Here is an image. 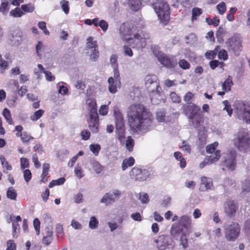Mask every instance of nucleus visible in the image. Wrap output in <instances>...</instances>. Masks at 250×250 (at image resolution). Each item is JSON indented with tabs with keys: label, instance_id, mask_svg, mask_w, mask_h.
<instances>
[{
	"label": "nucleus",
	"instance_id": "obj_1",
	"mask_svg": "<svg viewBox=\"0 0 250 250\" xmlns=\"http://www.w3.org/2000/svg\"><path fill=\"white\" fill-rule=\"evenodd\" d=\"M128 123L133 130L145 133L152 128L151 114L140 104H133L127 111Z\"/></svg>",
	"mask_w": 250,
	"mask_h": 250
},
{
	"label": "nucleus",
	"instance_id": "obj_2",
	"mask_svg": "<svg viewBox=\"0 0 250 250\" xmlns=\"http://www.w3.org/2000/svg\"><path fill=\"white\" fill-rule=\"evenodd\" d=\"M145 86L151 93V101L153 104H158L160 101L161 88L157 76L154 74L147 75L145 78Z\"/></svg>",
	"mask_w": 250,
	"mask_h": 250
},
{
	"label": "nucleus",
	"instance_id": "obj_3",
	"mask_svg": "<svg viewBox=\"0 0 250 250\" xmlns=\"http://www.w3.org/2000/svg\"><path fill=\"white\" fill-rule=\"evenodd\" d=\"M152 5L160 22L164 25H166L170 19L169 7L168 4L164 0H158Z\"/></svg>",
	"mask_w": 250,
	"mask_h": 250
},
{
	"label": "nucleus",
	"instance_id": "obj_4",
	"mask_svg": "<svg viewBox=\"0 0 250 250\" xmlns=\"http://www.w3.org/2000/svg\"><path fill=\"white\" fill-rule=\"evenodd\" d=\"M234 113L239 120L250 124V104L240 101L236 102Z\"/></svg>",
	"mask_w": 250,
	"mask_h": 250
},
{
	"label": "nucleus",
	"instance_id": "obj_5",
	"mask_svg": "<svg viewBox=\"0 0 250 250\" xmlns=\"http://www.w3.org/2000/svg\"><path fill=\"white\" fill-rule=\"evenodd\" d=\"M234 146L241 151H246L250 146V137L245 130H240L233 140Z\"/></svg>",
	"mask_w": 250,
	"mask_h": 250
},
{
	"label": "nucleus",
	"instance_id": "obj_6",
	"mask_svg": "<svg viewBox=\"0 0 250 250\" xmlns=\"http://www.w3.org/2000/svg\"><path fill=\"white\" fill-rule=\"evenodd\" d=\"M229 51L235 55H238L242 50V39L239 34H234L229 38L226 42Z\"/></svg>",
	"mask_w": 250,
	"mask_h": 250
},
{
	"label": "nucleus",
	"instance_id": "obj_7",
	"mask_svg": "<svg viewBox=\"0 0 250 250\" xmlns=\"http://www.w3.org/2000/svg\"><path fill=\"white\" fill-rule=\"evenodd\" d=\"M116 134L121 143L124 142L125 129L123 117L120 114L116 115Z\"/></svg>",
	"mask_w": 250,
	"mask_h": 250
},
{
	"label": "nucleus",
	"instance_id": "obj_8",
	"mask_svg": "<svg viewBox=\"0 0 250 250\" xmlns=\"http://www.w3.org/2000/svg\"><path fill=\"white\" fill-rule=\"evenodd\" d=\"M148 39V37L147 35H146V37L145 35H144V37H142L136 31L133 34L132 39L128 40L127 42L133 48H142L146 45V40Z\"/></svg>",
	"mask_w": 250,
	"mask_h": 250
},
{
	"label": "nucleus",
	"instance_id": "obj_9",
	"mask_svg": "<svg viewBox=\"0 0 250 250\" xmlns=\"http://www.w3.org/2000/svg\"><path fill=\"white\" fill-rule=\"evenodd\" d=\"M130 175L136 181H145L150 177L151 173L148 170L134 167L130 172Z\"/></svg>",
	"mask_w": 250,
	"mask_h": 250
},
{
	"label": "nucleus",
	"instance_id": "obj_10",
	"mask_svg": "<svg viewBox=\"0 0 250 250\" xmlns=\"http://www.w3.org/2000/svg\"><path fill=\"white\" fill-rule=\"evenodd\" d=\"M240 228L238 224L233 223L226 229L225 237L229 241H235L238 237Z\"/></svg>",
	"mask_w": 250,
	"mask_h": 250
},
{
	"label": "nucleus",
	"instance_id": "obj_11",
	"mask_svg": "<svg viewBox=\"0 0 250 250\" xmlns=\"http://www.w3.org/2000/svg\"><path fill=\"white\" fill-rule=\"evenodd\" d=\"M236 156V151L234 149L230 150L224 156L223 164L230 171H233L235 168Z\"/></svg>",
	"mask_w": 250,
	"mask_h": 250
},
{
	"label": "nucleus",
	"instance_id": "obj_12",
	"mask_svg": "<svg viewBox=\"0 0 250 250\" xmlns=\"http://www.w3.org/2000/svg\"><path fill=\"white\" fill-rule=\"evenodd\" d=\"M171 241V238L166 235H159L157 239L154 240L158 250H166L170 248H172Z\"/></svg>",
	"mask_w": 250,
	"mask_h": 250
},
{
	"label": "nucleus",
	"instance_id": "obj_13",
	"mask_svg": "<svg viewBox=\"0 0 250 250\" xmlns=\"http://www.w3.org/2000/svg\"><path fill=\"white\" fill-rule=\"evenodd\" d=\"M108 89L110 93L115 94L117 92L118 88L121 87L120 75L119 72L114 73L113 77L108 79Z\"/></svg>",
	"mask_w": 250,
	"mask_h": 250
},
{
	"label": "nucleus",
	"instance_id": "obj_14",
	"mask_svg": "<svg viewBox=\"0 0 250 250\" xmlns=\"http://www.w3.org/2000/svg\"><path fill=\"white\" fill-rule=\"evenodd\" d=\"M153 54L157 57L158 61L164 66L168 68H173L176 62L171 60L167 55L161 51L153 50Z\"/></svg>",
	"mask_w": 250,
	"mask_h": 250
},
{
	"label": "nucleus",
	"instance_id": "obj_15",
	"mask_svg": "<svg viewBox=\"0 0 250 250\" xmlns=\"http://www.w3.org/2000/svg\"><path fill=\"white\" fill-rule=\"evenodd\" d=\"M121 195V191L118 189H114L112 192L106 193L100 200V202L109 205L115 202L116 198H119Z\"/></svg>",
	"mask_w": 250,
	"mask_h": 250
},
{
	"label": "nucleus",
	"instance_id": "obj_16",
	"mask_svg": "<svg viewBox=\"0 0 250 250\" xmlns=\"http://www.w3.org/2000/svg\"><path fill=\"white\" fill-rule=\"evenodd\" d=\"M86 47L91 50L90 59L92 61H95L99 56L98 45L96 41L93 40V38L89 37L87 39Z\"/></svg>",
	"mask_w": 250,
	"mask_h": 250
},
{
	"label": "nucleus",
	"instance_id": "obj_17",
	"mask_svg": "<svg viewBox=\"0 0 250 250\" xmlns=\"http://www.w3.org/2000/svg\"><path fill=\"white\" fill-rule=\"evenodd\" d=\"M136 31V29L130 26L128 23H123L120 28V34L121 38L127 41L132 39L133 34Z\"/></svg>",
	"mask_w": 250,
	"mask_h": 250
},
{
	"label": "nucleus",
	"instance_id": "obj_18",
	"mask_svg": "<svg viewBox=\"0 0 250 250\" xmlns=\"http://www.w3.org/2000/svg\"><path fill=\"white\" fill-rule=\"evenodd\" d=\"M87 122L88 127L93 133L98 132L99 127L98 115H89Z\"/></svg>",
	"mask_w": 250,
	"mask_h": 250
},
{
	"label": "nucleus",
	"instance_id": "obj_19",
	"mask_svg": "<svg viewBox=\"0 0 250 250\" xmlns=\"http://www.w3.org/2000/svg\"><path fill=\"white\" fill-rule=\"evenodd\" d=\"M237 209V207L233 201H227L224 205V210L226 214L229 216H233L235 214Z\"/></svg>",
	"mask_w": 250,
	"mask_h": 250
},
{
	"label": "nucleus",
	"instance_id": "obj_20",
	"mask_svg": "<svg viewBox=\"0 0 250 250\" xmlns=\"http://www.w3.org/2000/svg\"><path fill=\"white\" fill-rule=\"evenodd\" d=\"M178 225L182 229H189L191 225V217L187 215L182 216L179 219Z\"/></svg>",
	"mask_w": 250,
	"mask_h": 250
},
{
	"label": "nucleus",
	"instance_id": "obj_21",
	"mask_svg": "<svg viewBox=\"0 0 250 250\" xmlns=\"http://www.w3.org/2000/svg\"><path fill=\"white\" fill-rule=\"evenodd\" d=\"M241 194L245 195L250 192V179L246 178L241 181Z\"/></svg>",
	"mask_w": 250,
	"mask_h": 250
},
{
	"label": "nucleus",
	"instance_id": "obj_22",
	"mask_svg": "<svg viewBox=\"0 0 250 250\" xmlns=\"http://www.w3.org/2000/svg\"><path fill=\"white\" fill-rule=\"evenodd\" d=\"M129 8L133 11H137L142 7L141 0H126Z\"/></svg>",
	"mask_w": 250,
	"mask_h": 250
},
{
	"label": "nucleus",
	"instance_id": "obj_23",
	"mask_svg": "<svg viewBox=\"0 0 250 250\" xmlns=\"http://www.w3.org/2000/svg\"><path fill=\"white\" fill-rule=\"evenodd\" d=\"M87 103L89 115H98L96 101L94 100L89 99L87 101Z\"/></svg>",
	"mask_w": 250,
	"mask_h": 250
},
{
	"label": "nucleus",
	"instance_id": "obj_24",
	"mask_svg": "<svg viewBox=\"0 0 250 250\" xmlns=\"http://www.w3.org/2000/svg\"><path fill=\"white\" fill-rule=\"evenodd\" d=\"M201 184L204 186L206 190L213 189V182L211 178L203 176L201 178Z\"/></svg>",
	"mask_w": 250,
	"mask_h": 250
},
{
	"label": "nucleus",
	"instance_id": "obj_25",
	"mask_svg": "<svg viewBox=\"0 0 250 250\" xmlns=\"http://www.w3.org/2000/svg\"><path fill=\"white\" fill-rule=\"evenodd\" d=\"M187 110L189 112V119L201 112L200 107L195 104L188 106Z\"/></svg>",
	"mask_w": 250,
	"mask_h": 250
},
{
	"label": "nucleus",
	"instance_id": "obj_26",
	"mask_svg": "<svg viewBox=\"0 0 250 250\" xmlns=\"http://www.w3.org/2000/svg\"><path fill=\"white\" fill-rule=\"evenodd\" d=\"M10 221H8V223H10V222H12V229H20V226L18 224L19 222L21 221V218L20 216H17L16 217L15 215L13 214H11L10 215Z\"/></svg>",
	"mask_w": 250,
	"mask_h": 250
},
{
	"label": "nucleus",
	"instance_id": "obj_27",
	"mask_svg": "<svg viewBox=\"0 0 250 250\" xmlns=\"http://www.w3.org/2000/svg\"><path fill=\"white\" fill-rule=\"evenodd\" d=\"M9 39L12 45H18L21 41V33L18 32L15 35L12 34L9 37Z\"/></svg>",
	"mask_w": 250,
	"mask_h": 250
},
{
	"label": "nucleus",
	"instance_id": "obj_28",
	"mask_svg": "<svg viewBox=\"0 0 250 250\" xmlns=\"http://www.w3.org/2000/svg\"><path fill=\"white\" fill-rule=\"evenodd\" d=\"M202 119L203 115L200 112V113L197 114V115L190 118L189 121L192 123L193 125H194L195 127H198L200 126Z\"/></svg>",
	"mask_w": 250,
	"mask_h": 250
},
{
	"label": "nucleus",
	"instance_id": "obj_29",
	"mask_svg": "<svg viewBox=\"0 0 250 250\" xmlns=\"http://www.w3.org/2000/svg\"><path fill=\"white\" fill-rule=\"evenodd\" d=\"M209 156H207V158L210 164L217 161L220 157V151L216 150L215 152L210 153Z\"/></svg>",
	"mask_w": 250,
	"mask_h": 250
},
{
	"label": "nucleus",
	"instance_id": "obj_30",
	"mask_svg": "<svg viewBox=\"0 0 250 250\" xmlns=\"http://www.w3.org/2000/svg\"><path fill=\"white\" fill-rule=\"evenodd\" d=\"M233 84L232 79L230 76L226 79L225 82L222 83V90L226 92H229L231 89V87Z\"/></svg>",
	"mask_w": 250,
	"mask_h": 250
},
{
	"label": "nucleus",
	"instance_id": "obj_31",
	"mask_svg": "<svg viewBox=\"0 0 250 250\" xmlns=\"http://www.w3.org/2000/svg\"><path fill=\"white\" fill-rule=\"evenodd\" d=\"M0 160L4 168L3 172L4 173H7L8 171L12 170V166L9 165L8 162L6 160V159L3 155L0 156Z\"/></svg>",
	"mask_w": 250,
	"mask_h": 250
},
{
	"label": "nucleus",
	"instance_id": "obj_32",
	"mask_svg": "<svg viewBox=\"0 0 250 250\" xmlns=\"http://www.w3.org/2000/svg\"><path fill=\"white\" fill-rule=\"evenodd\" d=\"M118 56L116 55H111L110 59V63L113 69L114 73L116 72H119L118 70V63L117 62Z\"/></svg>",
	"mask_w": 250,
	"mask_h": 250
},
{
	"label": "nucleus",
	"instance_id": "obj_33",
	"mask_svg": "<svg viewBox=\"0 0 250 250\" xmlns=\"http://www.w3.org/2000/svg\"><path fill=\"white\" fill-rule=\"evenodd\" d=\"M135 160L132 157L124 159L122 164V169L125 170L128 167L133 166Z\"/></svg>",
	"mask_w": 250,
	"mask_h": 250
},
{
	"label": "nucleus",
	"instance_id": "obj_34",
	"mask_svg": "<svg viewBox=\"0 0 250 250\" xmlns=\"http://www.w3.org/2000/svg\"><path fill=\"white\" fill-rule=\"evenodd\" d=\"M174 157L176 159L180 162V166L181 168L185 167L186 166V161L185 159L183 158L182 153L181 152L178 151L174 152Z\"/></svg>",
	"mask_w": 250,
	"mask_h": 250
},
{
	"label": "nucleus",
	"instance_id": "obj_35",
	"mask_svg": "<svg viewBox=\"0 0 250 250\" xmlns=\"http://www.w3.org/2000/svg\"><path fill=\"white\" fill-rule=\"evenodd\" d=\"M180 246H182L180 248L181 250H184L188 247V241L186 234L182 233L180 239Z\"/></svg>",
	"mask_w": 250,
	"mask_h": 250
},
{
	"label": "nucleus",
	"instance_id": "obj_36",
	"mask_svg": "<svg viewBox=\"0 0 250 250\" xmlns=\"http://www.w3.org/2000/svg\"><path fill=\"white\" fill-rule=\"evenodd\" d=\"M9 9V7L8 1L7 0H2L0 5V12L5 15L7 14Z\"/></svg>",
	"mask_w": 250,
	"mask_h": 250
},
{
	"label": "nucleus",
	"instance_id": "obj_37",
	"mask_svg": "<svg viewBox=\"0 0 250 250\" xmlns=\"http://www.w3.org/2000/svg\"><path fill=\"white\" fill-rule=\"evenodd\" d=\"M24 12L19 7L11 10L10 15L14 18H20L24 15Z\"/></svg>",
	"mask_w": 250,
	"mask_h": 250
},
{
	"label": "nucleus",
	"instance_id": "obj_38",
	"mask_svg": "<svg viewBox=\"0 0 250 250\" xmlns=\"http://www.w3.org/2000/svg\"><path fill=\"white\" fill-rule=\"evenodd\" d=\"M2 115L4 117L6 122L9 125H12L13 124V121L11 118V114L10 111L7 108H5L3 109V110L2 111Z\"/></svg>",
	"mask_w": 250,
	"mask_h": 250
},
{
	"label": "nucleus",
	"instance_id": "obj_39",
	"mask_svg": "<svg viewBox=\"0 0 250 250\" xmlns=\"http://www.w3.org/2000/svg\"><path fill=\"white\" fill-rule=\"evenodd\" d=\"M91 164L93 170L97 174L101 173L103 167L98 162L93 160L91 161Z\"/></svg>",
	"mask_w": 250,
	"mask_h": 250
},
{
	"label": "nucleus",
	"instance_id": "obj_40",
	"mask_svg": "<svg viewBox=\"0 0 250 250\" xmlns=\"http://www.w3.org/2000/svg\"><path fill=\"white\" fill-rule=\"evenodd\" d=\"M44 113V110L42 109H39L35 111L33 115L30 116V119L32 121H37L38 119L41 118Z\"/></svg>",
	"mask_w": 250,
	"mask_h": 250
},
{
	"label": "nucleus",
	"instance_id": "obj_41",
	"mask_svg": "<svg viewBox=\"0 0 250 250\" xmlns=\"http://www.w3.org/2000/svg\"><path fill=\"white\" fill-rule=\"evenodd\" d=\"M134 145V140L130 137L128 136L125 141V147L129 151H132Z\"/></svg>",
	"mask_w": 250,
	"mask_h": 250
},
{
	"label": "nucleus",
	"instance_id": "obj_42",
	"mask_svg": "<svg viewBox=\"0 0 250 250\" xmlns=\"http://www.w3.org/2000/svg\"><path fill=\"white\" fill-rule=\"evenodd\" d=\"M99 225V221L95 216H92L90 218L88 226L89 228L95 229L97 228Z\"/></svg>",
	"mask_w": 250,
	"mask_h": 250
},
{
	"label": "nucleus",
	"instance_id": "obj_43",
	"mask_svg": "<svg viewBox=\"0 0 250 250\" xmlns=\"http://www.w3.org/2000/svg\"><path fill=\"white\" fill-rule=\"evenodd\" d=\"M7 197L12 200H16L17 192L13 187L9 188L7 191Z\"/></svg>",
	"mask_w": 250,
	"mask_h": 250
},
{
	"label": "nucleus",
	"instance_id": "obj_44",
	"mask_svg": "<svg viewBox=\"0 0 250 250\" xmlns=\"http://www.w3.org/2000/svg\"><path fill=\"white\" fill-rule=\"evenodd\" d=\"M34 6L31 3L22 5L21 10L24 12L32 13L34 10Z\"/></svg>",
	"mask_w": 250,
	"mask_h": 250
},
{
	"label": "nucleus",
	"instance_id": "obj_45",
	"mask_svg": "<svg viewBox=\"0 0 250 250\" xmlns=\"http://www.w3.org/2000/svg\"><path fill=\"white\" fill-rule=\"evenodd\" d=\"M206 21L209 25H213L215 26H217L219 24L220 20L218 17H215L213 19L210 18H206Z\"/></svg>",
	"mask_w": 250,
	"mask_h": 250
},
{
	"label": "nucleus",
	"instance_id": "obj_46",
	"mask_svg": "<svg viewBox=\"0 0 250 250\" xmlns=\"http://www.w3.org/2000/svg\"><path fill=\"white\" fill-rule=\"evenodd\" d=\"M61 8L65 14H68L69 11V2L66 0H62L60 1Z\"/></svg>",
	"mask_w": 250,
	"mask_h": 250
},
{
	"label": "nucleus",
	"instance_id": "obj_47",
	"mask_svg": "<svg viewBox=\"0 0 250 250\" xmlns=\"http://www.w3.org/2000/svg\"><path fill=\"white\" fill-rule=\"evenodd\" d=\"M166 113L163 110H160L156 112V119L159 122H163L165 121Z\"/></svg>",
	"mask_w": 250,
	"mask_h": 250
},
{
	"label": "nucleus",
	"instance_id": "obj_48",
	"mask_svg": "<svg viewBox=\"0 0 250 250\" xmlns=\"http://www.w3.org/2000/svg\"><path fill=\"white\" fill-rule=\"evenodd\" d=\"M216 9L220 15H223L226 11V5L224 2H221L216 6Z\"/></svg>",
	"mask_w": 250,
	"mask_h": 250
},
{
	"label": "nucleus",
	"instance_id": "obj_49",
	"mask_svg": "<svg viewBox=\"0 0 250 250\" xmlns=\"http://www.w3.org/2000/svg\"><path fill=\"white\" fill-rule=\"evenodd\" d=\"M90 150L96 155H98L101 149V146L99 144H91L89 146Z\"/></svg>",
	"mask_w": 250,
	"mask_h": 250
},
{
	"label": "nucleus",
	"instance_id": "obj_50",
	"mask_svg": "<svg viewBox=\"0 0 250 250\" xmlns=\"http://www.w3.org/2000/svg\"><path fill=\"white\" fill-rule=\"evenodd\" d=\"M139 199L143 204H147L149 201L148 194L145 192L139 194Z\"/></svg>",
	"mask_w": 250,
	"mask_h": 250
},
{
	"label": "nucleus",
	"instance_id": "obj_51",
	"mask_svg": "<svg viewBox=\"0 0 250 250\" xmlns=\"http://www.w3.org/2000/svg\"><path fill=\"white\" fill-rule=\"evenodd\" d=\"M179 66L183 69L186 70L190 68V63L185 59H181L178 62Z\"/></svg>",
	"mask_w": 250,
	"mask_h": 250
},
{
	"label": "nucleus",
	"instance_id": "obj_52",
	"mask_svg": "<svg viewBox=\"0 0 250 250\" xmlns=\"http://www.w3.org/2000/svg\"><path fill=\"white\" fill-rule=\"evenodd\" d=\"M218 145V142H214L213 143L208 145L206 147V151L208 153L215 152L216 150V147Z\"/></svg>",
	"mask_w": 250,
	"mask_h": 250
},
{
	"label": "nucleus",
	"instance_id": "obj_53",
	"mask_svg": "<svg viewBox=\"0 0 250 250\" xmlns=\"http://www.w3.org/2000/svg\"><path fill=\"white\" fill-rule=\"evenodd\" d=\"M187 43L192 44L197 41V37L195 34L190 33L186 37Z\"/></svg>",
	"mask_w": 250,
	"mask_h": 250
},
{
	"label": "nucleus",
	"instance_id": "obj_54",
	"mask_svg": "<svg viewBox=\"0 0 250 250\" xmlns=\"http://www.w3.org/2000/svg\"><path fill=\"white\" fill-rule=\"evenodd\" d=\"M107 225L109 228L111 232L114 231L117 229H122V226L118 225V224L117 222H108L107 223Z\"/></svg>",
	"mask_w": 250,
	"mask_h": 250
},
{
	"label": "nucleus",
	"instance_id": "obj_55",
	"mask_svg": "<svg viewBox=\"0 0 250 250\" xmlns=\"http://www.w3.org/2000/svg\"><path fill=\"white\" fill-rule=\"evenodd\" d=\"M38 26L39 28L42 31L45 35H49V32L47 29L46 23L44 21H39L38 23Z\"/></svg>",
	"mask_w": 250,
	"mask_h": 250
},
{
	"label": "nucleus",
	"instance_id": "obj_56",
	"mask_svg": "<svg viewBox=\"0 0 250 250\" xmlns=\"http://www.w3.org/2000/svg\"><path fill=\"white\" fill-rule=\"evenodd\" d=\"M223 104L225 106V107L223 108V110H226L227 112L228 115L229 116H231L232 114V109L231 108L229 102L228 101L225 100L223 102Z\"/></svg>",
	"mask_w": 250,
	"mask_h": 250
},
{
	"label": "nucleus",
	"instance_id": "obj_57",
	"mask_svg": "<svg viewBox=\"0 0 250 250\" xmlns=\"http://www.w3.org/2000/svg\"><path fill=\"white\" fill-rule=\"evenodd\" d=\"M74 172L76 176L79 178L81 179L83 177L84 174H83V170L81 167L77 165L75 167Z\"/></svg>",
	"mask_w": 250,
	"mask_h": 250
},
{
	"label": "nucleus",
	"instance_id": "obj_58",
	"mask_svg": "<svg viewBox=\"0 0 250 250\" xmlns=\"http://www.w3.org/2000/svg\"><path fill=\"white\" fill-rule=\"evenodd\" d=\"M23 176L25 182L28 183L30 181L32 178V173L31 171L28 169L24 170L23 171Z\"/></svg>",
	"mask_w": 250,
	"mask_h": 250
},
{
	"label": "nucleus",
	"instance_id": "obj_59",
	"mask_svg": "<svg viewBox=\"0 0 250 250\" xmlns=\"http://www.w3.org/2000/svg\"><path fill=\"white\" fill-rule=\"evenodd\" d=\"M202 13V10L199 8H194L192 10V20H196L197 17L199 16Z\"/></svg>",
	"mask_w": 250,
	"mask_h": 250
},
{
	"label": "nucleus",
	"instance_id": "obj_60",
	"mask_svg": "<svg viewBox=\"0 0 250 250\" xmlns=\"http://www.w3.org/2000/svg\"><path fill=\"white\" fill-rule=\"evenodd\" d=\"M21 139L22 142L26 143L28 142L30 140L34 139V138L26 132H23Z\"/></svg>",
	"mask_w": 250,
	"mask_h": 250
},
{
	"label": "nucleus",
	"instance_id": "obj_61",
	"mask_svg": "<svg viewBox=\"0 0 250 250\" xmlns=\"http://www.w3.org/2000/svg\"><path fill=\"white\" fill-rule=\"evenodd\" d=\"M171 100L173 103H179L181 100L180 96H179L175 92H172L170 94Z\"/></svg>",
	"mask_w": 250,
	"mask_h": 250
},
{
	"label": "nucleus",
	"instance_id": "obj_62",
	"mask_svg": "<svg viewBox=\"0 0 250 250\" xmlns=\"http://www.w3.org/2000/svg\"><path fill=\"white\" fill-rule=\"evenodd\" d=\"M164 84L167 87H170L173 86L177 85L176 80H170L169 79H166L164 81Z\"/></svg>",
	"mask_w": 250,
	"mask_h": 250
},
{
	"label": "nucleus",
	"instance_id": "obj_63",
	"mask_svg": "<svg viewBox=\"0 0 250 250\" xmlns=\"http://www.w3.org/2000/svg\"><path fill=\"white\" fill-rule=\"evenodd\" d=\"M98 25L104 32H105L108 27L107 22L104 20H100L98 23Z\"/></svg>",
	"mask_w": 250,
	"mask_h": 250
},
{
	"label": "nucleus",
	"instance_id": "obj_64",
	"mask_svg": "<svg viewBox=\"0 0 250 250\" xmlns=\"http://www.w3.org/2000/svg\"><path fill=\"white\" fill-rule=\"evenodd\" d=\"M21 162V168L24 169L25 168H27L29 167V161L27 159L25 158H21L20 159Z\"/></svg>",
	"mask_w": 250,
	"mask_h": 250
}]
</instances>
